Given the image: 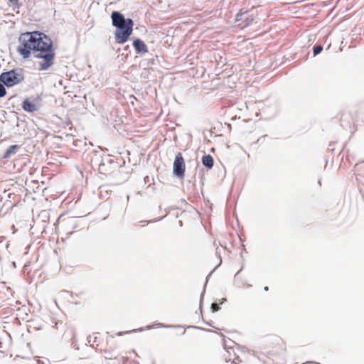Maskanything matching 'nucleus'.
I'll use <instances>...</instances> for the list:
<instances>
[{"instance_id":"f257e3e1","label":"nucleus","mask_w":364,"mask_h":364,"mask_svg":"<svg viewBox=\"0 0 364 364\" xmlns=\"http://www.w3.org/2000/svg\"><path fill=\"white\" fill-rule=\"evenodd\" d=\"M18 52L23 58L31 54L34 58H41V70H46L54 63L55 52L51 39L43 33L38 31L22 33L19 38Z\"/></svg>"},{"instance_id":"f03ea898","label":"nucleus","mask_w":364,"mask_h":364,"mask_svg":"<svg viewBox=\"0 0 364 364\" xmlns=\"http://www.w3.org/2000/svg\"><path fill=\"white\" fill-rule=\"evenodd\" d=\"M112 23L116 28L114 38L117 43H126L133 31L134 21L132 18H125L119 11H114L111 14Z\"/></svg>"},{"instance_id":"7ed1b4c3","label":"nucleus","mask_w":364,"mask_h":364,"mask_svg":"<svg viewBox=\"0 0 364 364\" xmlns=\"http://www.w3.org/2000/svg\"><path fill=\"white\" fill-rule=\"evenodd\" d=\"M24 80L23 70L21 68H16L0 75V82L7 87L19 84Z\"/></svg>"},{"instance_id":"20e7f679","label":"nucleus","mask_w":364,"mask_h":364,"mask_svg":"<svg viewBox=\"0 0 364 364\" xmlns=\"http://www.w3.org/2000/svg\"><path fill=\"white\" fill-rule=\"evenodd\" d=\"M185 161L181 153L178 152L176 156L173 165V173L179 178L184 177Z\"/></svg>"},{"instance_id":"39448f33","label":"nucleus","mask_w":364,"mask_h":364,"mask_svg":"<svg viewBox=\"0 0 364 364\" xmlns=\"http://www.w3.org/2000/svg\"><path fill=\"white\" fill-rule=\"evenodd\" d=\"M133 46L137 54L146 53L148 52V47L143 41L137 38L134 41Z\"/></svg>"},{"instance_id":"423d86ee","label":"nucleus","mask_w":364,"mask_h":364,"mask_svg":"<svg viewBox=\"0 0 364 364\" xmlns=\"http://www.w3.org/2000/svg\"><path fill=\"white\" fill-rule=\"evenodd\" d=\"M114 164L115 166H117V164L114 162V161L109 158V156H106L105 158L102 159L99 164V171L100 173H104L106 171H109L111 170V168H109L107 167V164Z\"/></svg>"},{"instance_id":"0eeeda50","label":"nucleus","mask_w":364,"mask_h":364,"mask_svg":"<svg viewBox=\"0 0 364 364\" xmlns=\"http://www.w3.org/2000/svg\"><path fill=\"white\" fill-rule=\"evenodd\" d=\"M22 108L28 112H33L38 109L36 105L28 99L25 100L22 103Z\"/></svg>"},{"instance_id":"6e6552de","label":"nucleus","mask_w":364,"mask_h":364,"mask_svg":"<svg viewBox=\"0 0 364 364\" xmlns=\"http://www.w3.org/2000/svg\"><path fill=\"white\" fill-rule=\"evenodd\" d=\"M20 148L21 146L16 144L10 146L5 151L3 159H7L10 158L11 156L14 155Z\"/></svg>"},{"instance_id":"1a4fd4ad","label":"nucleus","mask_w":364,"mask_h":364,"mask_svg":"<svg viewBox=\"0 0 364 364\" xmlns=\"http://www.w3.org/2000/svg\"><path fill=\"white\" fill-rule=\"evenodd\" d=\"M203 165L208 169L213 168L214 165V160L212 156L210 154L204 155L202 157Z\"/></svg>"},{"instance_id":"9d476101","label":"nucleus","mask_w":364,"mask_h":364,"mask_svg":"<svg viewBox=\"0 0 364 364\" xmlns=\"http://www.w3.org/2000/svg\"><path fill=\"white\" fill-rule=\"evenodd\" d=\"M322 50H323V46L320 44H316L313 47L314 56L318 55L319 53H321Z\"/></svg>"},{"instance_id":"9b49d317","label":"nucleus","mask_w":364,"mask_h":364,"mask_svg":"<svg viewBox=\"0 0 364 364\" xmlns=\"http://www.w3.org/2000/svg\"><path fill=\"white\" fill-rule=\"evenodd\" d=\"M4 86L6 85L0 82V97H3L6 95V90Z\"/></svg>"},{"instance_id":"f8f14e48","label":"nucleus","mask_w":364,"mask_h":364,"mask_svg":"<svg viewBox=\"0 0 364 364\" xmlns=\"http://www.w3.org/2000/svg\"><path fill=\"white\" fill-rule=\"evenodd\" d=\"M210 274H211V273H210V274L208 275L207 278H206V282H205V285H204V287H203V292H202V294H201V295H200V303H202V300H203V296H204V293H205V290L206 284H207V282H208V280L209 277H210ZM200 307L201 308V304H200Z\"/></svg>"},{"instance_id":"ddd939ff","label":"nucleus","mask_w":364,"mask_h":364,"mask_svg":"<svg viewBox=\"0 0 364 364\" xmlns=\"http://www.w3.org/2000/svg\"><path fill=\"white\" fill-rule=\"evenodd\" d=\"M247 15V12L245 11L244 13L237 14L236 16V21H241L245 18V16Z\"/></svg>"},{"instance_id":"4468645a","label":"nucleus","mask_w":364,"mask_h":364,"mask_svg":"<svg viewBox=\"0 0 364 364\" xmlns=\"http://www.w3.org/2000/svg\"><path fill=\"white\" fill-rule=\"evenodd\" d=\"M211 309L213 312H216L220 309V307L216 303H213L211 304Z\"/></svg>"},{"instance_id":"2eb2a0df","label":"nucleus","mask_w":364,"mask_h":364,"mask_svg":"<svg viewBox=\"0 0 364 364\" xmlns=\"http://www.w3.org/2000/svg\"><path fill=\"white\" fill-rule=\"evenodd\" d=\"M245 23L244 24L243 26H250L252 23V21H253L252 18H249L248 17H247V18L245 17Z\"/></svg>"},{"instance_id":"dca6fc26","label":"nucleus","mask_w":364,"mask_h":364,"mask_svg":"<svg viewBox=\"0 0 364 364\" xmlns=\"http://www.w3.org/2000/svg\"><path fill=\"white\" fill-rule=\"evenodd\" d=\"M218 247L216 248V254L218 255V257L220 258V262H219V264H218V265H220L221 264V262H222V259H221V257H220V252H218Z\"/></svg>"},{"instance_id":"f3484780","label":"nucleus","mask_w":364,"mask_h":364,"mask_svg":"<svg viewBox=\"0 0 364 364\" xmlns=\"http://www.w3.org/2000/svg\"><path fill=\"white\" fill-rule=\"evenodd\" d=\"M158 326H163V327H165V328H169V327H173V326H170V325H163L162 323H158L157 324Z\"/></svg>"},{"instance_id":"a211bd4d","label":"nucleus","mask_w":364,"mask_h":364,"mask_svg":"<svg viewBox=\"0 0 364 364\" xmlns=\"http://www.w3.org/2000/svg\"><path fill=\"white\" fill-rule=\"evenodd\" d=\"M129 46H126L124 48V51H127V52H129Z\"/></svg>"},{"instance_id":"6ab92c4d","label":"nucleus","mask_w":364,"mask_h":364,"mask_svg":"<svg viewBox=\"0 0 364 364\" xmlns=\"http://www.w3.org/2000/svg\"><path fill=\"white\" fill-rule=\"evenodd\" d=\"M18 0H9V1L13 4H18Z\"/></svg>"},{"instance_id":"aec40b11","label":"nucleus","mask_w":364,"mask_h":364,"mask_svg":"<svg viewBox=\"0 0 364 364\" xmlns=\"http://www.w3.org/2000/svg\"><path fill=\"white\" fill-rule=\"evenodd\" d=\"M264 291H267L269 290V287H265L264 288Z\"/></svg>"},{"instance_id":"412c9836","label":"nucleus","mask_w":364,"mask_h":364,"mask_svg":"<svg viewBox=\"0 0 364 364\" xmlns=\"http://www.w3.org/2000/svg\"><path fill=\"white\" fill-rule=\"evenodd\" d=\"M146 328H147L148 329H150V328H151V326H146Z\"/></svg>"},{"instance_id":"4be33fe9","label":"nucleus","mask_w":364,"mask_h":364,"mask_svg":"<svg viewBox=\"0 0 364 364\" xmlns=\"http://www.w3.org/2000/svg\"><path fill=\"white\" fill-rule=\"evenodd\" d=\"M121 335H122V333H121V332L118 333V336H121Z\"/></svg>"},{"instance_id":"5701e85b","label":"nucleus","mask_w":364,"mask_h":364,"mask_svg":"<svg viewBox=\"0 0 364 364\" xmlns=\"http://www.w3.org/2000/svg\"><path fill=\"white\" fill-rule=\"evenodd\" d=\"M314 364H319V363H314Z\"/></svg>"}]
</instances>
